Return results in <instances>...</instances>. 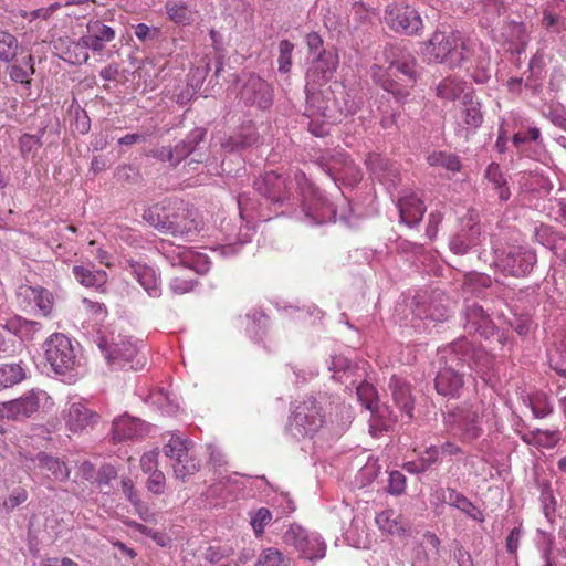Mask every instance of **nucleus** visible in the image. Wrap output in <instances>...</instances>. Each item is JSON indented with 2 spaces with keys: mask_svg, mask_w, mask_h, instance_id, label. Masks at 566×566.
<instances>
[{
  "mask_svg": "<svg viewBox=\"0 0 566 566\" xmlns=\"http://www.w3.org/2000/svg\"><path fill=\"white\" fill-rule=\"evenodd\" d=\"M44 355L51 368L60 375L72 370L76 363V355L70 338L61 333H55L46 339Z\"/></svg>",
  "mask_w": 566,
  "mask_h": 566,
  "instance_id": "nucleus-8",
  "label": "nucleus"
},
{
  "mask_svg": "<svg viewBox=\"0 0 566 566\" xmlns=\"http://www.w3.org/2000/svg\"><path fill=\"white\" fill-rule=\"evenodd\" d=\"M432 167H443L449 171L457 172L461 169V163L457 155L446 151H433L427 158Z\"/></svg>",
  "mask_w": 566,
  "mask_h": 566,
  "instance_id": "nucleus-41",
  "label": "nucleus"
},
{
  "mask_svg": "<svg viewBox=\"0 0 566 566\" xmlns=\"http://www.w3.org/2000/svg\"><path fill=\"white\" fill-rule=\"evenodd\" d=\"M562 438L560 430H542L536 429L533 431L525 432L521 436L523 442L528 446H533L537 449H553L555 448Z\"/></svg>",
  "mask_w": 566,
  "mask_h": 566,
  "instance_id": "nucleus-28",
  "label": "nucleus"
},
{
  "mask_svg": "<svg viewBox=\"0 0 566 566\" xmlns=\"http://www.w3.org/2000/svg\"><path fill=\"white\" fill-rule=\"evenodd\" d=\"M467 83L458 77H447L437 86V96L444 101H455L464 93Z\"/></svg>",
  "mask_w": 566,
  "mask_h": 566,
  "instance_id": "nucleus-32",
  "label": "nucleus"
},
{
  "mask_svg": "<svg viewBox=\"0 0 566 566\" xmlns=\"http://www.w3.org/2000/svg\"><path fill=\"white\" fill-rule=\"evenodd\" d=\"M29 497L28 491L24 488H14L9 496L3 501L2 505L7 512L13 511L19 505L23 504Z\"/></svg>",
  "mask_w": 566,
  "mask_h": 566,
  "instance_id": "nucleus-47",
  "label": "nucleus"
},
{
  "mask_svg": "<svg viewBox=\"0 0 566 566\" xmlns=\"http://www.w3.org/2000/svg\"><path fill=\"white\" fill-rule=\"evenodd\" d=\"M272 513L265 509H259L251 520V525L256 536H260L264 532V527L271 522Z\"/></svg>",
  "mask_w": 566,
  "mask_h": 566,
  "instance_id": "nucleus-49",
  "label": "nucleus"
},
{
  "mask_svg": "<svg viewBox=\"0 0 566 566\" xmlns=\"http://www.w3.org/2000/svg\"><path fill=\"white\" fill-rule=\"evenodd\" d=\"M19 295L33 302L42 316H50L53 310L54 298L49 290L41 286L22 285L20 286Z\"/></svg>",
  "mask_w": 566,
  "mask_h": 566,
  "instance_id": "nucleus-24",
  "label": "nucleus"
},
{
  "mask_svg": "<svg viewBox=\"0 0 566 566\" xmlns=\"http://www.w3.org/2000/svg\"><path fill=\"white\" fill-rule=\"evenodd\" d=\"M43 566H77V563L69 557H50L43 560Z\"/></svg>",
  "mask_w": 566,
  "mask_h": 566,
  "instance_id": "nucleus-64",
  "label": "nucleus"
},
{
  "mask_svg": "<svg viewBox=\"0 0 566 566\" xmlns=\"http://www.w3.org/2000/svg\"><path fill=\"white\" fill-rule=\"evenodd\" d=\"M541 137V132L536 127L528 128L526 130H520L513 136V144L515 147H520L522 144L533 140L536 142Z\"/></svg>",
  "mask_w": 566,
  "mask_h": 566,
  "instance_id": "nucleus-56",
  "label": "nucleus"
},
{
  "mask_svg": "<svg viewBox=\"0 0 566 566\" xmlns=\"http://www.w3.org/2000/svg\"><path fill=\"white\" fill-rule=\"evenodd\" d=\"M406 476L399 471H392L389 474L388 492L394 495H400L406 490Z\"/></svg>",
  "mask_w": 566,
  "mask_h": 566,
  "instance_id": "nucleus-53",
  "label": "nucleus"
},
{
  "mask_svg": "<svg viewBox=\"0 0 566 566\" xmlns=\"http://www.w3.org/2000/svg\"><path fill=\"white\" fill-rule=\"evenodd\" d=\"M39 398L31 391L18 399L1 403L0 417L12 420H22L35 413L39 410Z\"/></svg>",
  "mask_w": 566,
  "mask_h": 566,
  "instance_id": "nucleus-16",
  "label": "nucleus"
},
{
  "mask_svg": "<svg viewBox=\"0 0 566 566\" xmlns=\"http://www.w3.org/2000/svg\"><path fill=\"white\" fill-rule=\"evenodd\" d=\"M536 263V254L527 249L513 248L506 254L496 256V266L506 274L524 276L528 274Z\"/></svg>",
  "mask_w": 566,
  "mask_h": 566,
  "instance_id": "nucleus-12",
  "label": "nucleus"
},
{
  "mask_svg": "<svg viewBox=\"0 0 566 566\" xmlns=\"http://www.w3.org/2000/svg\"><path fill=\"white\" fill-rule=\"evenodd\" d=\"M463 228L450 241V249L455 254H464L471 247L480 241L481 229L479 214L475 211H469L462 219Z\"/></svg>",
  "mask_w": 566,
  "mask_h": 566,
  "instance_id": "nucleus-15",
  "label": "nucleus"
},
{
  "mask_svg": "<svg viewBox=\"0 0 566 566\" xmlns=\"http://www.w3.org/2000/svg\"><path fill=\"white\" fill-rule=\"evenodd\" d=\"M82 303L85 312L92 317L96 319H102L106 316L107 311L103 303L93 301L87 297H85Z\"/></svg>",
  "mask_w": 566,
  "mask_h": 566,
  "instance_id": "nucleus-54",
  "label": "nucleus"
},
{
  "mask_svg": "<svg viewBox=\"0 0 566 566\" xmlns=\"http://www.w3.org/2000/svg\"><path fill=\"white\" fill-rule=\"evenodd\" d=\"M129 272L149 296L157 297L160 295V280L154 268L136 262L129 264Z\"/></svg>",
  "mask_w": 566,
  "mask_h": 566,
  "instance_id": "nucleus-23",
  "label": "nucleus"
},
{
  "mask_svg": "<svg viewBox=\"0 0 566 566\" xmlns=\"http://www.w3.org/2000/svg\"><path fill=\"white\" fill-rule=\"evenodd\" d=\"M357 396L364 407L370 411L376 407V389L369 384H361L357 387Z\"/></svg>",
  "mask_w": 566,
  "mask_h": 566,
  "instance_id": "nucleus-48",
  "label": "nucleus"
},
{
  "mask_svg": "<svg viewBox=\"0 0 566 566\" xmlns=\"http://www.w3.org/2000/svg\"><path fill=\"white\" fill-rule=\"evenodd\" d=\"M165 9L169 19L175 23L189 24L192 21V11L185 2L167 1Z\"/></svg>",
  "mask_w": 566,
  "mask_h": 566,
  "instance_id": "nucleus-39",
  "label": "nucleus"
},
{
  "mask_svg": "<svg viewBox=\"0 0 566 566\" xmlns=\"http://www.w3.org/2000/svg\"><path fill=\"white\" fill-rule=\"evenodd\" d=\"M143 218L161 233L172 237H193L199 231L196 211L180 199L155 203L145 210Z\"/></svg>",
  "mask_w": 566,
  "mask_h": 566,
  "instance_id": "nucleus-3",
  "label": "nucleus"
},
{
  "mask_svg": "<svg viewBox=\"0 0 566 566\" xmlns=\"http://www.w3.org/2000/svg\"><path fill=\"white\" fill-rule=\"evenodd\" d=\"M441 367L434 379L439 395L448 398H459L464 387L461 368L468 365L471 369L488 368L491 359L483 348L474 347L465 338L457 339L441 350Z\"/></svg>",
  "mask_w": 566,
  "mask_h": 566,
  "instance_id": "nucleus-1",
  "label": "nucleus"
},
{
  "mask_svg": "<svg viewBox=\"0 0 566 566\" xmlns=\"http://www.w3.org/2000/svg\"><path fill=\"white\" fill-rule=\"evenodd\" d=\"M473 53V43L457 31H436L426 43L423 54L429 61L458 65Z\"/></svg>",
  "mask_w": 566,
  "mask_h": 566,
  "instance_id": "nucleus-6",
  "label": "nucleus"
},
{
  "mask_svg": "<svg viewBox=\"0 0 566 566\" xmlns=\"http://www.w3.org/2000/svg\"><path fill=\"white\" fill-rule=\"evenodd\" d=\"M294 49V44L289 40H282L279 45L280 55H279V71L282 73H287L291 70L292 65V51Z\"/></svg>",
  "mask_w": 566,
  "mask_h": 566,
  "instance_id": "nucleus-45",
  "label": "nucleus"
},
{
  "mask_svg": "<svg viewBox=\"0 0 566 566\" xmlns=\"http://www.w3.org/2000/svg\"><path fill=\"white\" fill-rule=\"evenodd\" d=\"M157 33H158L157 29L151 30L145 23H139L135 27V35L142 42H145L147 40L155 38L157 35Z\"/></svg>",
  "mask_w": 566,
  "mask_h": 566,
  "instance_id": "nucleus-60",
  "label": "nucleus"
},
{
  "mask_svg": "<svg viewBox=\"0 0 566 566\" xmlns=\"http://www.w3.org/2000/svg\"><path fill=\"white\" fill-rule=\"evenodd\" d=\"M158 451H149L143 454L140 459V467L144 472H154L157 468L158 462Z\"/></svg>",
  "mask_w": 566,
  "mask_h": 566,
  "instance_id": "nucleus-58",
  "label": "nucleus"
},
{
  "mask_svg": "<svg viewBox=\"0 0 566 566\" xmlns=\"http://www.w3.org/2000/svg\"><path fill=\"white\" fill-rule=\"evenodd\" d=\"M532 412L535 418L542 419L553 412V407L546 399H536L532 401Z\"/></svg>",
  "mask_w": 566,
  "mask_h": 566,
  "instance_id": "nucleus-57",
  "label": "nucleus"
},
{
  "mask_svg": "<svg viewBox=\"0 0 566 566\" xmlns=\"http://www.w3.org/2000/svg\"><path fill=\"white\" fill-rule=\"evenodd\" d=\"M254 566H292V559L277 548L269 547L260 553Z\"/></svg>",
  "mask_w": 566,
  "mask_h": 566,
  "instance_id": "nucleus-40",
  "label": "nucleus"
},
{
  "mask_svg": "<svg viewBox=\"0 0 566 566\" xmlns=\"http://www.w3.org/2000/svg\"><path fill=\"white\" fill-rule=\"evenodd\" d=\"M40 147L41 140L34 135L23 134L19 138V148L23 157H27L29 154L38 150Z\"/></svg>",
  "mask_w": 566,
  "mask_h": 566,
  "instance_id": "nucleus-52",
  "label": "nucleus"
},
{
  "mask_svg": "<svg viewBox=\"0 0 566 566\" xmlns=\"http://www.w3.org/2000/svg\"><path fill=\"white\" fill-rule=\"evenodd\" d=\"M205 132L202 129L192 130L184 140L179 142L174 148L175 164L178 165L184 158L190 155L199 143L203 140Z\"/></svg>",
  "mask_w": 566,
  "mask_h": 566,
  "instance_id": "nucleus-33",
  "label": "nucleus"
},
{
  "mask_svg": "<svg viewBox=\"0 0 566 566\" xmlns=\"http://www.w3.org/2000/svg\"><path fill=\"white\" fill-rule=\"evenodd\" d=\"M376 524L379 530L392 536H402L408 530V522L392 509L385 510L377 514Z\"/></svg>",
  "mask_w": 566,
  "mask_h": 566,
  "instance_id": "nucleus-25",
  "label": "nucleus"
},
{
  "mask_svg": "<svg viewBox=\"0 0 566 566\" xmlns=\"http://www.w3.org/2000/svg\"><path fill=\"white\" fill-rule=\"evenodd\" d=\"M392 386V397L395 403L407 415L408 419L412 418L413 400L410 392V387L406 384H390Z\"/></svg>",
  "mask_w": 566,
  "mask_h": 566,
  "instance_id": "nucleus-36",
  "label": "nucleus"
},
{
  "mask_svg": "<svg viewBox=\"0 0 566 566\" xmlns=\"http://www.w3.org/2000/svg\"><path fill=\"white\" fill-rule=\"evenodd\" d=\"M295 179L300 184L302 205L305 216L315 223L332 222L336 219V209L319 189L310 184L305 174L298 171Z\"/></svg>",
  "mask_w": 566,
  "mask_h": 566,
  "instance_id": "nucleus-7",
  "label": "nucleus"
},
{
  "mask_svg": "<svg viewBox=\"0 0 566 566\" xmlns=\"http://www.w3.org/2000/svg\"><path fill=\"white\" fill-rule=\"evenodd\" d=\"M65 423L70 431L76 433L94 427L99 416L82 403H72L65 413Z\"/></svg>",
  "mask_w": 566,
  "mask_h": 566,
  "instance_id": "nucleus-20",
  "label": "nucleus"
},
{
  "mask_svg": "<svg viewBox=\"0 0 566 566\" xmlns=\"http://www.w3.org/2000/svg\"><path fill=\"white\" fill-rule=\"evenodd\" d=\"M240 98L245 105H255L266 109L273 102V90L271 85L256 75H251L240 91Z\"/></svg>",
  "mask_w": 566,
  "mask_h": 566,
  "instance_id": "nucleus-13",
  "label": "nucleus"
},
{
  "mask_svg": "<svg viewBox=\"0 0 566 566\" xmlns=\"http://www.w3.org/2000/svg\"><path fill=\"white\" fill-rule=\"evenodd\" d=\"M151 155L153 157L161 160V161H168L170 163L172 166H176L175 164V157H174V151H172V148L171 147H160V148H157V149H154L151 150Z\"/></svg>",
  "mask_w": 566,
  "mask_h": 566,
  "instance_id": "nucleus-62",
  "label": "nucleus"
},
{
  "mask_svg": "<svg viewBox=\"0 0 566 566\" xmlns=\"http://www.w3.org/2000/svg\"><path fill=\"white\" fill-rule=\"evenodd\" d=\"M370 76L375 84L390 93L397 102H405L417 82V60L408 52H400L387 67L374 64Z\"/></svg>",
  "mask_w": 566,
  "mask_h": 566,
  "instance_id": "nucleus-4",
  "label": "nucleus"
},
{
  "mask_svg": "<svg viewBox=\"0 0 566 566\" xmlns=\"http://www.w3.org/2000/svg\"><path fill=\"white\" fill-rule=\"evenodd\" d=\"M338 66V56L331 51L322 50L313 61L306 76L310 81L322 84L331 80Z\"/></svg>",
  "mask_w": 566,
  "mask_h": 566,
  "instance_id": "nucleus-17",
  "label": "nucleus"
},
{
  "mask_svg": "<svg viewBox=\"0 0 566 566\" xmlns=\"http://www.w3.org/2000/svg\"><path fill=\"white\" fill-rule=\"evenodd\" d=\"M323 423L322 408L314 398H307L297 403L290 418V426L303 436L317 432Z\"/></svg>",
  "mask_w": 566,
  "mask_h": 566,
  "instance_id": "nucleus-11",
  "label": "nucleus"
},
{
  "mask_svg": "<svg viewBox=\"0 0 566 566\" xmlns=\"http://www.w3.org/2000/svg\"><path fill=\"white\" fill-rule=\"evenodd\" d=\"M24 377V369L19 364H1L0 391L21 382Z\"/></svg>",
  "mask_w": 566,
  "mask_h": 566,
  "instance_id": "nucleus-35",
  "label": "nucleus"
},
{
  "mask_svg": "<svg viewBox=\"0 0 566 566\" xmlns=\"http://www.w3.org/2000/svg\"><path fill=\"white\" fill-rule=\"evenodd\" d=\"M174 474L176 478L185 480L188 475L199 471V462L189 453V449L181 457L174 460Z\"/></svg>",
  "mask_w": 566,
  "mask_h": 566,
  "instance_id": "nucleus-38",
  "label": "nucleus"
},
{
  "mask_svg": "<svg viewBox=\"0 0 566 566\" xmlns=\"http://www.w3.org/2000/svg\"><path fill=\"white\" fill-rule=\"evenodd\" d=\"M485 178L493 184L494 189L497 191V196L502 201L509 200L511 192L506 187V180L499 164L492 163L488 166L485 170Z\"/></svg>",
  "mask_w": 566,
  "mask_h": 566,
  "instance_id": "nucleus-37",
  "label": "nucleus"
},
{
  "mask_svg": "<svg viewBox=\"0 0 566 566\" xmlns=\"http://www.w3.org/2000/svg\"><path fill=\"white\" fill-rule=\"evenodd\" d=\"M166 478L161 471L155 470L147 481V489L154 494H163Z\"/></svg>",
  "mask_w": 566,
  "mask_h": 566,
  "instance_id": "nucleus-55",
  "label": "nucleus"
},
{
  "mask_svg": "<svg viewBox=\"0 0 566 566\" xmlns=\"http://www.w3.org/2000/svg\"><path fill=\"white\" fill-rule=\"evenodd\" d=\"M189 449V441L177 436H171L168 442L164 446V453L171 460L181 457L184 452Z\"/></svg>",
  "mask_w": 566,
  "mask_h": 566,
  "instance_id": "nucleus-44",
  "label": "nucleus"
},
{
  "mask_svg": "<svg viewBox=\"0 0 566 566\" xmlns=\"http://www.w3.org/2000/svg\"><path fill=\"white\" fill-rule=\"evenodd\" d=\"M82 43H84L86 51L88 52V49H91L94 52H101L104 50V42L91 33H87L86 35L82 36Z\"/></svg>",
  "mask_w": 566,
  "mask_h": 566,
  "instance_id": "nucleus-61",
  "label": "nucleus"
},
{
  "mask_svg": "<svg viewBox=\"0 0 566 566\" xmlns=\"http://www.w3.org/2000/svg\"><path fill=\"white\" fill-rule=\"evenodd\" d=\"M146 431V423L137 418L124 416L113 422V439L125 440L140 437Z\"/></svg>",
  "mask_w": 566,
  "mask_h": 566,
  "instance_id": "nucleus-26",
  "label": "nucleus"
},
{
  "mask_svg": "<svg viewBox=\"0 0 566 566\" xmlns=\"http://www.w3.org/2000/svg\"><path fill=\"white\" fill-rule=\"evenodd\" d=\"M441 454V450L437 446H430L428 447L419 459V468L418 471H426L428 470L432 464L437 463Z\"/></svg>",
  "mask_w": 566,
  "mask_h": 566,
  "instance_id": "nucleus-50",
  "label": "nucleus"
},
{
  "mask_svg": "<svg viewBox=\"0 0 566 566\" xmlns=\"http://www.w3.org/2000/svg\"><path fill=\"white\" fill-rule=\"evenodd\" d=\"M34 63L33 56L28 55L27 57L18 61L13 65L10 66L9 75L10 78L17 83L30 85L31 84V75L34 74Z\"/></svg>",
  "mask_w": 566,
  "mask_h": 566,
  "instance_id": "nucleus-34",
  "label": "nucleus"
},
{
  "mask_svg": "<svg viewBox=\"0 0 566 566\" xmlns=\"http://www.w3.org/2000/svg\"><path fill=\"white\" fill-rule=\"evenodd\" d=\"M170 287L176 294H185L193 289V280L186 273H181L171 279Z\"/></svg>",
  "mask_w": 566,
  "mask_h": 566,
  "instance_id": "nucleus-51",
  "label": "nucleus"
},
{
  "mask_svg": "<svg viewBox=\"0 0 566 566\" xmlns=\"http://www.w3.org/2000/svg\"><path fill=\"white\" fill-rule=\"evenodd\" d=\"M72 273L75 280L86 286L102 289L107 282V273L103 270H91L87 266L75 264L72 268Z\"/></svg>",
  "mask_w": 566,
  "mask_h": 566,
  "instance_id": "nucleus-30",
  "label": "nucleus"
},
{
  "mask_svg": "<svg viewBox=\"0 0 566 566\" xmlns=\"http://www.w3.org/2000/svg\"><path fill=\"white\" fill-rule=\"evenodd\" d=\"M400 219L409 227L418 224L426 212L422 199L412 191H405L398 199Z\"/></svg>",
  "mask_w": 566,
  "mask_h": 566,
  "instance_id": "nucleus-19",
  "label": "nucleus"
},
{
  "mask_svg": "<svg viewBox=\"0 0 566 566\" xmlns=\"http://www.w3.org/2000/svg\"><path fill=\"white\" fill-rule=\"evenodd\" d=\"M256 191L272 202H284L290 198L292 180L274 171L265 172L255 181Z\"/></svg>",
  "mask_w": 566,
  "mask_h": 566,
  "instance_id": "nucleus-14",
  "label": "nucleus"
},
{
  "mask_svg": "<svg viewBox=\"0 0 566 566\" xmlns=\"http://www.w3.org/2000/svg\"><path fill=\"white\" fill-rule=\"evenodd\" d=\"M259 139L256 132L248 127L243 132L235 134L229 138V150L237 151L245 147L254 145Z\"/></svg>",
  "mask_w": 566,
  "mask_h": 566,
  "instance_id": "nucleus-42",
  "label": "nucleus"
},
{
  "mask_svg": "<svg viewBox=\"0 0 566 566\" xmlns=\"http://www.w3.org/2000/svg\"><path fill=\"white\" fill-rule=\"evenodd\" d=\"M283 539L285 544L294 546L302 558L312 560L324 556L322 545H316L315 549H306L305 546L311 544V538H308L305 531L300 526H291L285 532Z\"/></svg>",
  "mask_w": 566,
  "mask_h": 566,
  "instance_id": "nucleus-22",
  "label": "nucleus"
},
{
  "mask_svg": "<svg viewBox=\"0 0 566 566\" xmlns=\"http://www.w3.org/2000/svg\"><path fill=\"white\" fill-rule=\"evenodd\" d=\"M305 115L310 118V129L315 136L327 134L325 124H335L343 116L355 114L359 106L349 97L344 86H327L318 91H307Z\"/></svg>",
  "mask_w": 566,
  "mask_h": 566,
  "instance_id": "nucleus-2",
  "label": "nucleus"
},
{
  "mask_svg": "<svg viewBox=\"0 0 566 566\" xmlns=\"http://www.w3.org/2000/svg\"><path fill=\"white\" fill-rule=\"evenodd\" d=\"M123 493L126 495L127 500L134 505L138 506L140 504V500L134 490V484L130 479H123L122 481Z\"/></svg>",
  "mask_w": 566,
  "mask_h": 566,
  "instance_id": "nucleus-59",
  "label": "nucleus"
},
{
  "mask_svg": "<svg viewBox=\"0 0 566 566\" xmlns=\"http://www.w3.org/2000/svg\"><path fill=\"white\" fill-rule=\"evenodd\" d=\"M38 462L41 470L51 473L53 480L63 482L70 478L71 470L65 462L45 452L38 453Z\"/></svg>",
  "mask_w": 566,
  "mask_h": 566,
  "instance_id": "nucleus-29",
  "label": "nucleus"
},
{
  "mask_svg": "<svg viewBox=\"0 0 566 566\" xmlns=\"http://www.w3.org/2000/svg\"><path fill=\"white\" fill-rule=\"evenodd\" d=\"M53 48L61 57L71 64L86 63L90 55L82 43V36L78 40H72L70 36H60L53 41Z\"/></svg>",
  "mask_w": 566,
  "mask_h": 566,
  "instance_id": "nucleus-21",
  "label": "nucleus"
},
{
  "mask_svg": "<svg viewBox=\"0 0 566 566\" xmlns=\"http://www.w3.org/2000/svg\"><path fill=\"white\" fill-rule=\"evenodd\" d=\"M306 44L308 46L310 52H312V53L322 52L321 50L323 48V40L318 33H316V32L308 33L306 35Z\"/></svg>",
  "mask_w": 566,
  "mask_h": 566,
  "instance_id": "nucleus-63",
  "label": "nucleus"
},
{
  "mask_svg": "<svg viewBox=\"0 0 566 566\" xmlns=\"http://www.w3.org/2000/svg\"><path fill=\"white\" fill-rule=\"evenodd\" d=\"M87 33H91L103 42H111L115 39V31L101 21L90 22L87 24Z\"/></svg>",
  "mask_w": 566,
  "mask_h": 566,
  "instance_id": "nucleus-46",
  "label": "nucleus"
},
{
  "mask_svg": "<svg viewBox=\"0 0 566 566\" xmlns=\"http://www.w3.org/2000/svg\"><path fill=\"white\" fill-rule=\"evenodd\" d=\"M106 357L113 366L127 370L142 369L146 363V358L140 355L137 345L129 338L122 336L112 339L106 349Z\"/></svg>",
  "mask_w": 566,
  "mask_h": 566,
  "instance_id": "nucleus-9",
  "label": "nucleus"
},
{
  "mask_svg": "<svg viewBox=\"0 0 566 566\" xmlns=\"http://www.w3.org/2000/svg\"><path fill=\"white\" fill-rule=\"evenodd\" d=\"M468 94L464 95V108L462 109V124H459L458 134L465 139L475 132L483 123V115L479 103L468 102Z\"/></svg>",
  "mask_w": 566,
  "mask_h": 566,
  "instance_id": "nucleus-27",
  "label": "nucleus"
},
{
  "mask_svg": "<svg viewBox=\"0 0 566 566\" xmlns=\"http://www.w3.org/2000/svg\"><path fill=\"white\" fill-rule=\"evenodd\" d=\"M19 48L15 36L7 31H0V60L4 62L12 61Z\"/></svg>",
  "mask_w": 566,
  "mask_h": 566,
  "instance_id": "nucleus-43",
  "label": "nucleus"
},
{
  "mask_svg": "<svg viewBox=\"0 0 566 566\" xmlns=\"http://www.w3.org/2000/svg\"><path fill=\"white\" fill-rule=\"evenodd\" d=\"M448 496L444 497V501L462 511L470 518L479 522L484 521L483 513L462 493L458 492L455 489H448Z\"/></svg>",
  "mask_w": 566,
  "mask_h": 566,
  "instance_id": "nucleus-31",
  "label": "nucleus"
},
{
  "mask_svg": "<svg viewBox=\"0 0 566 566\" xmlns=\"http://www.w3.org/2000/svg\"><path fill=\"white\" fill-rule=\"evenodd\" d=\"M327 174L334 179L347 180L356 184L361 179V174L353 160L345 154H337L325 165Z\"/></svg>",
  "mask_w": 566,
  "mask_h": 566,
  "instance_id": "nucleus-18",
  "label": "nucleus"
},
{
  "mask_svg": "<svg viewBox=\"0 0 566 566\" xmlns=\"http://www.w3.org/2000/svg\"><path fill=\"white\" fill-rule=\"evenodd\" d=\"M385 21L390 29L412 35L423 27L418 11L403 2H392L386 6Z\"/></svg>",
  "mask_w": 566,
  "mask_h": 566,
  "instance_id": "nucleus-10",
  "label": "nucleus"
},
{
  "mask_svg": "<svg viewBox=\"0 0 566 566\" xmlns=\"http://www.w3.org/2000/svg\"><path fill=\"white\" fill-rule=\"evenodd\" d=\"M485 411V405L478 399L449 407L443 413L446 429L460 442L472 443L483 433Z\"/></svg>",
  "mask_w": 566,
  "mask_h": 566,
  "instance_id": "nucleus-5",
  "label": "nucleus"
}]
</instances>
